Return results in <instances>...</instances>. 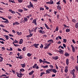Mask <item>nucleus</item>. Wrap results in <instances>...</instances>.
I'll use <instances>...</instances> for the list:
<instances>
[{
	"label": "nucleus",
	"instance_id": "obj_1",
	"mask_svg": "<svg viewBox=\"0 0 78 78\" xmlns=\"http://www.w3.org/2000/svg\"><path fill=\"white\" fill-rule=\"evenodd\" d=\"M27 7L30 9V8H34V5H33V4H32V3L31 2H30V5H28V6H26V8H27Z\"/></svg>",
	"mask_w": 78,
	"mask_h": 78
},
{
	"label": "nucleus",
	"instance_id": "obj_2",
	"mask_svg": "<svg viewBox=\"0 0 78 78\" xmlns=\"http://www.w3.org/2000/svg\"><path fill=\"white\" fill-rule=\"evenodd\" d=\"M29 31V33H30V35H28L27 36H26V37H31L32 36H33V34H31L32 33V31H31V30H30L29 29L28 30Z\"/></svg>",
	"mask_w": 78,
	"mask_h": 78
},
{
	"label": "nucleus",
	"instance_id": "obj_3",
	"mask_svg": "<svg viewBox=\"0 0 78 78\" xmlns=\"http://www.w3.org/2000/svg\"><path fill=\"white\" fill-rule=\"evenodd\" d=\"M33 69H39V66H38L37 65V64H34V65L33 66Z\"/></svg>",
	"mask_w": 78,
	"mask_h": 78
},
{
	"label": "nucleus",
	"instance_id": "obj_4",
	"mask_svg": "<svg viewBox=\"0 0 78 78\" xmlns=\"http://www.w3.org/2000/svg\"><path fill=\"white\" fill-rule=\"evenodd\" d=\"M57 51L59 52L60 54H64V51L62 50L61 49H59V51Z\"/></svg>",
	"mask_w": 78,
	"mask_h": 78
},
{
	"label": "nucleus",
	"instance_id": "obj_5",
	"mask_svg": "<svg viewBox=\"0 0 78 78\" xmlns=\"http://www.w3.org/2000/svg\"><path fill=\"white\" fill-rule=\"evenodd\" d=\"M71 46L72 48V50L73 52H75V48L74 47L73 45H71Z\"/></svg>",
	"mask_w": 78,
	"mask_h": 78
},
{
	"label": "nucleus",
	"instance_id": "obj_6",
	"mask_svg": "<svg viewBox=\"0 0 78 78\" xmlns=\"http://www.w3.org/2000/svg\"><path fill=\"white\" fill-rule=\"evenodd\" d=\"M39 45V44H35L33 45V46H34L35 48H38V46Z\"/></svg>",
	"mask_w": 78,
	"mask_h": 78
},
{
	"label": "nucleus",
	"instance_id": "obj_7",
	"mask_svg": "<svg viewBox=\"0 0 78 78\" xmlns=\"http://www.w3.org/2000/svg\"><path fill=\"white\" fill-rule=\"evenodd\" d=\"M32 23H34L35 25L37 26V23L36 22V19H34L33 20Z\"/></svg>",
	"mask_w": 78,
	"mask_h": 78
},
{
	"label": "nucleus",
	"instance_id": "obj_8",
	"mask_svg": "<svg viewBox=\"0 0 78 78\" xmlns=\"http://www.w3.org/2000/svg\"><path fill=\"white\" fill-rule=\"evenodd\" d=\"M20 72L19 74L18 75V77H19V78H22V72L20 71Z\"/></svg>",
	"mask_w": 78,
	"mask_h": 78
},
{
	"label": "nucleus",
	"instance_id": "obj_9",
	"mask_svg": "<svg viewBox=\"0 0 78 78\" xmlns=\"http://www.w3.org/2000/svg\"><path fill=\"white\" fill-rule=\"evenodd\" d=\"M64 56H70V54L68 53V52H66L64 54Z\"/></svg>",
	"mask_w": 78,
	"mask_h": 78
},
{
	"label": "nucleus",
	"instance_id": "obj_10",
	"mask_svg": "<svg viewBox=\"0 0 78 78\" xmlns=\"http://www.w3.org/2000/svg\"><path fill=\"white\" fill-rule=\"evenodd\" d=\"M9 11L10 12H11L12 14H15L16 13V12H14V11H12V10L11 9H9Z\"/></svg>",
	"mask_w": 78,
	"mask_h": 78
},
{
	"label": "nucleus",
	"instance_id": "obj_11",
	"mask_svg": "<svg viewBox=\"0 0 78 78\" xmlns=\"http://www.w3.org/2000/svg\"><path fill=\"white\" fill-rule=\"evenodd\" d=\"M13 26H14V25H20V23H19L17 22L16 21L15 23H13Z\"/></svg>",
	"mask_w": 78,
	"mask_h": 78
},
{
	"label": "nucleus",
	"instance_id": "obj_12",
	"mask_svg": "<svg viewBox=\"0 0 78 78\" xmlns=\"http://www.w3.org/2000/svg\"><path fill=\"white\" fill-rule=\"evenodd\" d=\"M58 58L59 57L58 56H56L55 57H53L52 59H55V60H57Z\"/></svg>",
	"mask_w": 78,
	"mask_h": 78
},
{
	"label": "nucleus",
	"instance_id": "obj_13",
	"mask_svg": "<svg viewBox=\"0 0 78 78\" xmlns=\"http://www.w3.org/2000/svg\"><path fill=\"white\" fill-rule=\"evenodd\" d=\"M65 73H67L68 72V67L67 66L65 67Z\"/></svg>",
	"mask_w": 78,
	"mask_h": 78
},
{
	"label": "nucleus",
	"instance_id": "obj_14",
	"mask_svg": "<svg viewBox=\"0 0 78 78\" xmlns=\"http://www.w3.org/2000/svg\"><path fill=\"white\" fill-rule=\"evenodd\" d=\"M23 19L24 20H23V21L24 22H28V18H27L24 17Z\"/></svg>",
	"mask_w": 78,
	"mask_h": 78
},
{
	"label": "nucleus",
	"instance_id": "obj_15",
	"mask_svg": "<svg viewBox=\"0 0 78 78\" xmlns=\"http://www.w3.org/2000/svg\"><path fill=\"white\" fill-rule=\"evenodd\" d=\"M26 63H24L23 64H21L20 65V66H21L22 67H23V68H24L25 67V66H26Z\"/></svg>",
	"mask_w": 78,
	"mask_h": 78
},
{
	"label": "nucleus",
	"instance_id": "obj_16",
	"mask_svg": "<svg viewBox=\"0 0 78 78\" xmlns=\"http://www.w3.org/2000/svg\"><path fill=\"white\" fill-rule=\"evenodd\" d=\"M66 63L67 66H69V59L67 58L66 61Z\"/></svg>",
	"mask_w": 78,
	"mask_h": 78
},
{
	"label": "nucleus",
	"instance_id": "obj_17",
	"mask_svg": "<svg viewBox=\"0 0 78 78\" xmlns=\"http://www.w3.org/2000/svg\"><path fill=\"white\" fill-rule=\"evenodd\" d=\"M49 3L50 5H52L53 4L54 2H53V0H50V1L49 2Z\"/></svg>",
	"mask_w": 78,
	"mask_h": 78
},
{
	"label": "nucleus",
	"instance_id": "obj_18",
	"mask_svg": "<svg viewBox=\"0 0 78 78\" xmlns=\"http://www.w3.org/2000/svg\"><path fill=\"white\" fill-rule=\"evenodd\" d=\"M43 62H46L47 64H49V62L46 61V59L44 58L43 59Z\"/></svg>",
	"mask_w": 78,
	"mask_h": 78
},
{
	"label": "nucleus",
	"instance_id": "obj_19",
	"mask_svg": "<svg viewBox=\"0 0 78 78\" xmlns=\"http://www.w3.org/2000/svg\"><path fill=\"white\" fill-rule=\"evenodd\" d=\"M49 47V44L46 45V46L44 48V49H47Z\"/></svg>",
	"mask_w": 78,
	"mask_h": 78
},
{
	"label": "nucleus",
	"instance_id": "obj_20",
	"mask_svg": "<svg viewBox=\"0 0 78 78\" xmlns=\"http://www.w3.org/2000/svg\"><path fill=\"white\" fill-rule=\"evenodd\" d=\"M22 43H23V39H20V41L19 44H22Z\"/></svg>",
	"mask_w": 78,
	"mask_h": 78
},
{
	"label": "nucleus",
	"instance_id": "obj_21",
	"mask_svg": "<svg viewBox=\"0 0 78 78\" xmlns=\"http://www.w3.org/2000/svg\"><path fill=\"white\" fill-rule=\"evenodd\" d=\"M34 70H32L31 72L29 73V75H32L33 73H34Z\"/></svg>",
	"mask_w": 78,
	"mask_h": 78
},
{
	"label": "nucleus",
	"instance_id": "obj_22",
	"mask_svg": "<svg viewBox=\"0 0 78 78\" xmlns=\"http://www.w3.org/2000/svg\"><path fill=\"white\" fill-rule=\"evenodd\" d=\"M57 9H59V10H60V9H61V6L59 5H58L57 6Z\"/></svg>",
	"mask_w": 78,
	"mask_h": 78
},
{
	"label": "nucleus",
	"instance_id": "obj_23",
	"mask_svg": "<svg viewBox=\"0 0 78 78\" xmlns=\"http://www.w3.org/2000/svg\"><path fill=\"white\" fill-rule=\"evenodd\" d=\"M12 43H13L14 44V43H16V44H19V41L16 40H15V41H14Z\"/></svg>",
	"mask_w": 78,
	"mask_h": 78
},
{
	"label": "nucleus",
	"instance_id": "obj_24",
	"mask_svg": "<svg viewBox=\"0 0 78 78\" xmlns=\"http://www.w3.org/2000/svg\"><path fill=\"white\" fill-rule=\"evenodd\" d=\"M14 1H12L11 0H9V3H16V2Z\"/></svg>",
	"mask_w": 78,
	"mask_h": 78
},
{
	"label": "nucleus",
	"instance_id": "obj_25",
	"mask_svg": "<svg viewBox=\"0 0 78 78\" xmlns=\"http://www.w3.org/2000/svg\"><path fill=\"white\" fill-rule=\"evenodd\" d=\"M44 25L46 28H47L48 30L49 29V27H48V26L47 25V24L46 23L44 24Z\"/></svg>",
	"mask_w": 78,
	"mask_h": 78
},
{
	"label": "nucleus",
	"instance_id": "obj_26",
	"mask_svg": "<svg viewBox=\"0 0 78 78\" xmlns=\"http://www.w3.org/2000/svg\"><path fill=\"white\" fill-rule=\"evenodd\" d=\"M53 72L54 73H56L57 72V71L56 70V69H53Z\"/></svg>",
	"mask_w": 78,
	"mask_h": 78
},
{
	"label": "nucleus",
	"instance_id": "obj_27",
	"mask_svg": "<svg viewBox=\"0 0 78 78\" xmlns=\"http://www.w3.org/2000/svg\"><path fill=\"white\" fill-rule=\"evenodd\" d=\"M18 11L19 12H23V10L20 9H18Z\"/></svg>",
	"mask_w": 78,
	"mask_h": 78
},
{
	"label": "nucleus",
	"instance_id": "obj_28",
	"mask_svg": "<svg viewBox=\"0 0 78 78\" xmlns=\"http://www.w3.org/2000/svg\"><path fill=\"white\" fill-rule=\"evenodd\" d=\"M49 43H50V44L53 43V41L52 40H49Z\"/></svg>",
	"mask_w": 78,
	"mask_h": 78
},
{
	"label": "nucleus",
	"instance_id": "obj_29",
	"mask_svg": "<svg viewBox=\"0 0 78 78\" xmlns=\"http://www.w3.org/2000/svg\"><path fill=\"white\" fill-rule=\"evenodd\" d=\"M70 29H67L66 30V32H67L68 33L70 32Z\"/></svg>",
	"mask_w": 78,
	"mask_h": 78
},
{
	"label": "nucleus",
	"instance_id": "obj_30",
	"mask_svg": "<svg viewBox=\"0 0 78 78\" xmlns=\"http://www.w3.org/2000/svg\"><path fill=\"white\" fill-rule=\"evenodd\" d=\"M19 57L20 59H23V57H22V55H20V56Z\"/></svg>",
	"mask_w": 78,
	"mask_h": 78
},
{
	"label": "nucleus",
	"instance_id": "obj_31",
	"mask_svg": "<svg viewBox=\"0 0 78 78\" xmlns=\"http://www.w3.org/2000/svg\"><path fill=\"white\" fill-rule=\"evenodd\" d=\"M27 56H29V57H30L31 55H32V54L30 53H28L27 54Z\"/></svg>",
	"mask_w": 78,
	"mask_h": 78
},
{
	"label": "nucleus",
	"instance_id": "obj_32",
	"mask_svg": "<svg viewBox=\"0 0 78 78\" xmlns=\"http://www.w3.org/2000/svg\"><path fill=\"white\" fill-rule=\"evenodd\" d=\"M20 72H25V69H24L23 68L20 69Z\"/></svg>",
	"mask_w": 78,
	"mask_h": 78
},
{
	"label": "nucleus",
	"instance_id": "obj_33",
	"mask_svg": "<svg viewBox=\"0 0 78 78\" xmlns=\"http://www.w3.org/2000/svg\"><path fill=\"white\" fill-rule=\"evenodd\" d=\"M75 28H77L78 27V23H76L75 26Z\"/></svg>",
	"mask_w": 78,
	"mask_h": 78
},
{
	"label": "nucleus",
	"instance_id": "obj_34",
	"mask_svg": "<svg viewBox=\"0 0 78 78\" xmlns=\"http://www.w3.org/2000/svg\"><path fill=\"white\" fill-rule=\"evenodd\" d=\"M40 48H41L42 49V48H43L44 47V45L42 44H41V46H40Z\"/></svg>",
	"mask_w": 78,
	"mask_h": 78
},
{
	"label": "nucleus",
	"instance_id": "obj_35",
	"mask_svg": "<svg viewBox=\"0 0 78 78\" xmlns=\"http://www.w3.org/2000/svg\"><path fill=\"white\" fill-rule=\"evenodd\" d=\"M40 11H44V9L42 7H40L39 8Z\"/></svg>",
	"mask_w": 78,
	"mask_h": 78
},
{
	"label": "nucleus",
	"instance_id": "obj_36",
	"mask_svg": "<svg viewBox=\"0 0 78 78\" xmlns=\"http://www.w3.org/2000/svg\"><path fill=\"white\" fill-rule=\"evenodd\" d=\"M5 38L6 39V40H8V39H9V38H8V37H9L8 36L5 35Z\"/></svg>",
	"mask_w": 78,
	"mask_h": 78
},
{
	"label": "nucleus",
	"instance_id": "obj_37",
	"mask_svg": "<svg viewBox=\"0 0 78 78\" xmlns=\"http://www.w3.org/2000/svg\"><path fill=\"white\" fill-rule=\"evenodd\" d=\"M13 44V45H14V46L15 47H17V46H18V47L19 46V44H14V43H12Z\"/></svg>",
	"mask_w": 78,
	"mask_h": 78
},
{
	"label": "nucleus",
	"instance_id": "obj_38",
	"mask_svg": "<svg viewBox=\"0 0 78 78\" xmlns=\"http://www.w3.org/2000/svg\"><path fill=\"white\" fill-rule=\"evenodd\" d=\"M22 50L23 51H26V47H24L22 49Z\"/></svg>",
	"mask_w": 78,
	"mask_h": 78
},
{
	"label": "nucleus",
	"instance_id": "obj_39",
	"mask_svg": "<svg viewBox=\"0 0 78 78\" xmlns=\"http://www.w3.org/2000/svg\"><path fill=\"white\" fill-rule=\"evenodd\" d=\"M44 74H45V73L44 72H43V73H41V75L40 76H42Z\"/></svg>",
	"mask_w": 78,
	"mask_h": 78
},
{
	"label": "nucleus",
	"instance_id": "obj_40",
	"mask_svg": "<svg viewBox=\"0 0 78 78\" xmlns=\"http://www.w3.org/2000/svg\"><path fill=\"white\" fill-rule=\"evenodd\" d=\"M41 67H43V68H47V67H48V65H46V66H42Z\"/></svg>",
	"mask_w": 78,
	"mask_h": 78
},
{
	"label": "nucleus",
	"instance_id": "obj_41",
	"mask_svg": "<svg viewBox=\"0 0 78 78\" xmlns=\"http://www.w3.org/2000/svg\"><path fill=\"white\" fill-rule=\"evenodd\" d=\"M18 1L19 3H22L23 2V0H18Z\"/></svg>",
	"mask_w": 78,
	"mask_h": 78
},
{
	"label": "nucleus",
	"instance_id": "obj_42",
	"mask_svg": "<svg viewBox=\"0 0 78 78\" xmlns=\"http://www.w3.org/2000/svg\"><path fill=\"white\" fill-rule=\"evenodd\" d=\"M43 30H42L41 29L39 31V33H40L43 34V32H42Z\"/></svg>",
	"mask_w": 78,
	"mask_h": 78
},
{
	"label": "nucleus",
	"instance_id": "obj_43",
	"mask_svg": "<svg viewBox=\"0 0 78 78\" xmlns=\"http://www.w3.org/2000/svg\"><path fill=\"white\" fill-rule=\"evenodd\" d=\"M37 27H36L34 29V32H36V30H37Z\"/></svg>",
	"mask_w": 78,
	"mask_h": 78
},
{
	"label": "nucleus",
	"instance_id": "obj_44",
	"mask_svg": "<svg viewBox=\"0 0 78 78\" xmlns=\"http://www.w3.org/2000/svg\"><path fill=\"white\" fill-rule=\"evenodd\" d=\"M66 42H67V40H66V39H64L63 42H64V43H66Z\"/></svg>",
	"mask_w": 78,
	"mask_h": 78
},
{
	"label": "nucleus",
	"instance_id": "obj_45",
	"mask_svg": "<svg viewBox=\"0 0 78 78\" xmlns=\"http://www.w3.org/2000/svg\"><path fill=\"white\" fill-rule=\"evenodd\" d=\"M74 72H75V69H73L72 70V73L73 74H73H75L74 73Z\"/></svg>",
	"mask_w": 78,
	"mask_h": 78
},
{
	"label": "nucleus",
	"instance_id": "obj_46",
	"mask_svg": "<svg viewBox=\"0 0 78 78\" xmlns=\"http://www.w3.org/2000/svg\"><path fill=\"white\" fill-rule=\"evenodd\" d=\"M16 12V13H17V14H19V16H20V17H22V15H21V14H20V13H19V12Z\"/></svg>",
	"mask_w": 78,
	"mask_h": 78
},
{
	"label": "nucleus",
	"instance_id": "obj_47",
	"mask_svg": "<svg viewBox=\"0 0 78 78\" xmlns=\"http://www.w3.org/2000/svg\"><path fill=\"white\" fill-rule=\"evenodd\" d=\"M39 62L41 64L42 63V62H43V60H42V59H40L39 60Z\"/></svg>",
	"mask_w": 78,
	"mask_h": 78
},
{
	"label": "nucleus",
	"instance_id": "obj_48",
	"mask_svg": "<svg viewBox=\"0 0 78 78\" xmlns=\"http://www.w3.org/2000/svg\"><path fill=\"white\" fill-rule=\"evenodd\" d=\"M72 21L74 23H75V22H76V20L75 19H73L72 20Z\"/></svg>",
	"mask_w": 78,
	"mask_h": 78
},
{
	"label": "nucleus",
	"instance_id": "obj_49",
	"mask_svg": "<svg viewBox=\"0 0 78 78\" xmlns=\"http://www.w3.org/2000/svg\"><path fill=\"white\" fill-rule=\"evenodd\" d=\"M58 30H59V27H57L55 29L56 31H58Z\"/></svg>",
	"mask_w": 78,
	"mask_h": 78
},
{
	"label": "nucleus",
	"instance_id": "obj_50",
	"mask_svg": "<svg viewBox=\"0 0 78 78\" xmlns=\"http://www.w3.org/2000/svg\"><path fill=\"white\" fill-rule=\"evenodd\" d=\"M75 69L77 71H78V66H75Z\"/></svg>",
	"mask_w": 78,
	"mask_h": 78
},
{
	"label": "nucleus",
	"instance_id": "obj_51",
	"mask_svg": "<svg viewBox=\"0 0 78 78\" xmlns=\"http://www.w3.org/2000/svg\"><path fill=\"white\" fill-rule=\"evenodd\" d=\"M73 78H76V75H75V74H73Z\"/></svg>",
	"mask_w": 78,
	"mask_h": 78
},
{
	"label": "nucleus",
	"instance_id": "obj_52",
	"mask_svg": "<svg viewBox=\"0 0 78 78\" xmlns=\"http://www.w3.org/2000/svg\"><path fill=\"white\" fill-rule=\"evenodd\" d=\"M44 7H45L46 9H49V8H48V7L46 5H44Z\"/></svg>",
	"mask_w": 78,
	"mask_h": 78
},
{
	"label": "nucleus",
	"instance_id": "obj_53",
	"mask_svg": "<svg viewBox=\"0 0 78 78\" xmlns=\"http://www.w3.org/2000/svg\"><path fill=\"white\" fill-rule=\"evenodd\" d=\"M8 18L9 19H12V16H8Z\"/></svg>",
	"mask_w": 78,
	"mask_h": 78
},
{
	"label": "nucleus",
	"instance_id": "obj_54",
	"mask_svg": "<svg viewBox=\"0 0 78 78\" xmlns=\"http://www.w3.org/2000/svg\"><path fill=\"white\" fill-rule=\"evenodd\" d=\"M5 23H9V21L7 19L5 21Z\"/></svg>",
	"mask_w": 78,
	"mask_h": 78
},
{
	"label": "nucleus",
	"instance_id": "obj_55",
	"mask_svg": "<svg viewBox=\"0 0 78 78\" xmlns=\"http://www.w3.org/2000/svg\"><path fill=\"white\" fill-rule=\"evenodd\" d=\"M1 18L2 19H3V20H7V19H6V18L3 17H1Z\"/></svg>",
	"mask_w": 78,
	"mask_h": 78
},
{
	"label": "nucleus",
	"instance_id": "obj_56",
	"mask_svg": "<svg viewBox=\"0 0 78 78\" xmlns=\"http://www.w3.org/2000/svg\"><path fill=\"white\" fill-rule=\"evenodd\" d=\"M23 9L24 11H28V9H26L24 8H23Z\"/></svg>",
	"mask_w": 78,
	"mask_h": 78
},
{
	"label": "nucleus",
	"instance_id": "obj_57",
	"mask_svg": "<svg viewBox=\"0 0 78 78\" xmlns=\"http://www.w3.org/2000/svg\"><path fill=\"white\" fill-rule=\"evenodd\" d=\"M0 27H2V28L5 27V26L3 25V24H1L0 25Z\"/></svg>",
	"mask_w": 78,
	"mask_h": 78
},
{
	"label": "nucleus",
	"instance_id": "obj_58",
	"mask_svg": "<svg viewBox=\"0 0 78 78\" xmlns=\"http://www.w3.org/2000/svg\"><path fill=\"white\" fill-rule=\"evenodd\" d=\"M18 51H22V50H21V49H20V48H18Z\"/></svg>",
	"mask_w": 78,
	"mask_h": 78
},
{
	"label": "nucleus",
	"instance_id": "obj_59",
	"mask_svg": "<svg viewBox=\"0 0 78 78\" xmlns=\"http://www.w3.org/2000/svg\"><path fill=\"white\" fill-rule=\"evenodd\" d=\"M57 19H59V15L58 14L57 15Z\"/></svg>",
	"mask_w": 78,
	"mask_h": 78
},
{
	"label": "nucleus",
	"instance_id": "obj_60",
	"mask_svg": "<svg viewBox=\"0 0 78 78\" xmlns=\"http://www.w3.org/2000/svg\"><path fill=\"white\" fill-rule=\"evenodd\" d=\"M9 36H10V37H14V35L11 34H9Z\"/></svg>",
	"mask_w": 78,
	"mask_h": 78
},
{
	"label": "nucleus",
	"instance_id": "obj_61",
	"mask_svg": "<svg viewBox=\"0 0 78 78\" xmlns=\"http://www.w3.org/2000/svg\"><path fill=\"white\" fill-rule=\"evenodd\" d=\"M53 69H49V71L50 72H53Z\"/></svg>",
	"mask_w": 78,
	"mask_h": 78
},
{
	"label": "nucleus",
	"instance_id": "obj_62",
	"mask_svg": "<svg viewBox=\"0 0 78 78\" xmlns=\"http://www.w3.org/2000/svg\"><path fill=\"white\" fill-rule=\"evenodd\" d=\"M72 42H73L74 43V44H76V42L75 41V40H74V39H73L72 40Z\"/></svg>",
	"mask_w": 78,
	"mask_h": 78
},
{
	"label": "nucleus",
	"instance_id": "obj_63",
	"mask_svg": "<svg viewBox=\"0 0 78 78\" xmlns=\"http://www.w3.org/2000/svg\"><path fill=\"white\" fill-rule=\"evenodd\" d=\"M56 3H57V5H60V1H59Z\"/></svg>",
	"mask_w": 78,
	"mask_h": 78
},
{
	"label": "nucleus",
	"instance_id": "obj_64",
	"mask_svg": "<svg viewBox=\"0 0 78 78\" xmlns=\"http://www.w3.org/2000/svg\"><path fill=\"white\" fill-rule=\"evenodd\" d=\"M50 68H53V65H50Z\"/></svg>",
	"mask_w": 78,
	"mask_h": 78
}]
</instances>
